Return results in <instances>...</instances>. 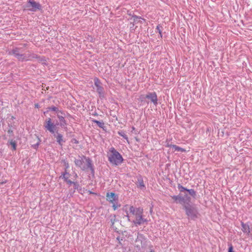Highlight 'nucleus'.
I'll return each instance as SVG.
<instances>
[{
	"mask_svg": "<svg viewBox=\"0 0 252 252\" xmlns=\"http://www.w3.org/2000/svg\"><path fill=\"white\" fill-rule=\"evenodd\" d=\"M108 160L113 165H118L122 163L123 158L120 154L114 148L111 147L108 153Z\"/></svg>",
	"mask_w": 252,
	"mask_h": 252,
	"instance_id": "nucleus-1",
	"label": "nucleus"
},
{
	"mask_svg": "<svg viewBox=\"0 0 252 252\" xmlns=\"http://www.w3.org/2000/svg\"><path fill=\"white\" fill-rule=\"evenodd\" d=\"M126 213V217L128 221H130V217L132 215L136 216L138 214H143V209L140 208H134L132 206L126 205L123 208Z\"/></svg>",
	"mask_w": 252,
	"mask_h": 252,
	"instance_id": "nucleus-2",
	"label": "nucleus"
},
{
	"mask_svg": "<svg viewBox=\"0 0 252 252\" xmlns=\"http://www.w3.org/2000/svg\"><path fill=\"white\" fill-rule=\"evenodd\" d=\"M58 125L57 123H53L51 118H48L45 121L44 127L47 130L55 135V133L58 131L57 126Z\"/></svg>",
	"mask_w": 252,
	"mask_h": 252,
	"instance_id": "nucleus-3",
	"label": "nucleus"
},
{
	"mask_svg": "<svg viewBox=\"0 0 252 252\" xmlns=\"http://www.w3.org/2000/svg\"><path fill=\"white\" fill-rule=\"evenodd\" d=\"M107 200L112 204V207L114 210H116L120 206L118 203V197L113 192L107 193Z\"/></svg>",
	"mask_w": 252,
	"mask_h": 252,
	"instance_id": "nucleus-4",
	"label": "nucleus"
},
{
	"mask_svg": "<svg viewBox=\"0 0 252 252\" xmlns=\"http://www.w3.org/2000/svg\"><path fill=\"white\" fill-rule=\"evenodd\" d=\"M185 209L186 213L189 219H194L197 218V211L195 207L188 205L185 206Z\"/></svg>",
	"mask_w": 252,
	"mask_h": 252,
	"instance_id": "nucleus-5",
	"label": "nucleus"
},
{
	"mask_svg": "<svg viewBox=\"0 0 252 252\" xmlns=\"http://www.w3.org/2000/svg\"><path fill=\"white\" fill-rule=\"evenodd\" d=\"M146 240L142 235H139L135 241V245L139 249L146 247Z\"/></svg>",
	"mask_w": 252,
	"mask_h": 252,
	"instance_id": "nucleus-6",
	"label": "nucleus"
},
{
	"mask_svg": "<svg viewBox=\"0 0 252 252\" xmlns=\"http://www.w3.org/2000/svg\"><path fill=\"white\" fill-rule=\"evenodd\" d=\"M27 7L29 8V9L31 11H35L37 9H40L41 6L39 3H37L33 0H29Z\"/></svg>",
	"mask_w": 252,
	"mask_h": 252,
	"instance_id": "nucleus-7",
	"label": "nucleus"
},
{
	"mask_svg": "<svg viewBox=\"0 0 252 252\" xmlns=\"http://www.w3.org/2000/svg\"><path fill=\"white\" fill-rule=\"evenodd\" d=\"M94 85L96 87V92L98 93L99 97L100 98L103 97L104 96L103 89L100 86V83L97 78L94 79Z\"/></svg>",
	"mask_w": 252,
	"mask_h": 252,
	"instance_id": "nucleus-8",
	"label": "nucleus"
},
{
	"mask_svg": "<svg viewBox=\"0 0 252 252\" xmlns=\"http://www.w3.org/2000/svg\"><path fill=\"white\" fill-rule=\"evenodd\" d=\"M86 158L83 156L80 157L78 159L75 160V164L76 166L80 167L83 170L86 169V167L83 165V163L85 162Z\"/></svg>",
	"mask_w": 252,
	"mask_h": 252,
	"instance_id": "nucleus-9",
	"label": "nucleus"
},
{
	"mask_svg": "<svg viewBox=\"0 0 252 252\" xmlns=\"http://www.w3.org/2000/svg\"><path fill=\"white\" fill-rule=\"evenodd\" d=\"M146 221V219L143 218L142 214H140L135 216V220H133L132 222L135 225H140Z\"/></svg>",
	"mask_w": 252,
	"mask_h": 252,
	"instance_id": "nucleus-10",
	"label": "nucleus"
},
{
	"mask_svg": "<svg viewBox=\"0 0 252 252\" xmlns=\"http://www.w3.org/2000/svg\"><path fill=\"white\" fill-rule=\"evenodd\" d=\"M146 97L150 99L152 102L155 105L158 104L157 95L155 93H151L147 94Z\"/></svg>",
	"mask_w": 252,
	"mask_h": 252,
	"instance_id": "nucleus-11",
	"label": "nucleus"
},
{
	"mask_svg": "<svg viewBox=\"0 0 252 252\" xmlns=\"http://www.w3.org/2000/svg\"><path fill=\"white\" fill-rule=\"evenodd\" d=\"M13 55L17 58L19 60L21 61H26L28 60V59L24 55L22 54H20L18 51L17 50H14L12 52Z\"/></svg>",
	"mask_w": 252,
	"mask_h": 252,
	"instance_id": "nucleus-12",
	"label": "nucleus"
},
{
	"mask_svg": "<svg viewBox=\"0 0 252 252\" xmlns=\"http://www.w3.org/2000/svg\"><path fill=\"white\" fill-rule=\"evenodd\" d=\"M57 117L59 120V124L60 126L62 127H65L66 125V122L64 120V117L61 115L60 114H62L60 112L58 111L57 112Z\"/></svg>",
	"mask_w": 252,
	"mask_h": 252,
	"instance_id": "nucleus-13",
	"label": "nucleus"
},
{
	"mask_svg": "<svg viewBox=\"0 0 252 252\" xmlns=\"http://www.w3.org/2000/svg\"><path fill=\"white\" fill-rule=\"evenodd\" d=\"M70 177V174L68 172H67L66 170H65L64 172H63L62 175L61 176V178L63 179L65 182H66L67 184L71 185L73 182L71 181L70 180H69V178Z\"/></svg>",
	"mask_w": 252,
	"mask_h": 252,
	"instance_id": "nucleus-14",
	"label": "nucleus"
},
{
	"mask_svg": "<svg viewBox=\"0 0 252 252\" xmlns=\"http://www.w3.org/2000/svg\"><path fill=\"white\" fill-rule=\"evenodd\" d=\"M167 147H170L174 150V151H179L181 152H186V150L185 149L181 148L176 145H167Z\"/></svg>",
	"mask_w": 252,
	"mask_h": 252,
	"instance_id": "nucleus-15",
	"label": "nucleus"
},
{
	"mask_svg": "<svg viewBox=\"0 0 252 252\" xmlns=\"http://www.w3.org/2000/svg\"><path fill=\"white\" fill-rule=\"evenodd\" d=\"M242 230L244 233L249 234L250 233V227L248 224H245L243 222L241 223Z\"/></svg>",
	"mask_w": 252,
	"mask_h": 252,
	"instance_id": "nucleus-16",
	"label": "nucleus"
},
{
	"mask_svg": "<svg viewBox=\"0 0 252 252\" xmlns=\"http://www.w3.org/2000/svg\"><path fill=\"white\" fill-rule=\"evenodd\" d=\"M131 20H132L135 23H142L143 22H144L145 20L141 18L140 17H138L137 16H132L131 18Z\"/></svg>",
	"mask_w": 252,
	"mask_h": 252,
	"instance_id": "nucleus-17",
	"label": "nucleus"
},
{
	"mask_svg": "<svg viewBox=\"0 0 252 252\" xmlns=\"http://www.w3.org/2000/svg\"><path fill=\"white\" fill-rule=\"evenodd\" d=\"M57 141L58 143L60 145H62L63 144V135L60 133H57V135L56 136Z\"/></svg>",
	"mask_w": 252,
	"mask_h": 252,
	"instance_id": "nucleus-18",
	"label": "nucleus"
},
{
	"mask_svg": "<svg viewBox=\"0 0 252 252\" xmlns=\"http://www.w3.org/2000/svg\"><path fill=\"white\" fill-rule=\"evenodd\" d=\"M172 198L176 201H178L179 202H182L184 200V198L179 195L173 196Z\"/></svg>",
	"mask_w": 252,
	"mask_h": 252,
	"instance_id": "nucleus-19",
	"label": "nucleus"
},
{
	"mask_svg": "<svg viewBox=\"0 0 252 252\" xmlns=\"http://www.w3.org/2000/svg\"><path fill=\"white\" fill-rule=\"evenodd\" d=\"M118 134L119 135H120V136H122L123 137H124L127 141V142L128 143H129V140H128V137L127 136V135L125 133V132L123 131H119L118 132Z\"/></svg>",
	"mask_w": 252,
	"mask_h": 252,
	"instance_id": "nucleus-20",
	"label": "nucleus"
},
{
	"mask_svg": "<svg viewBox=\"0 0 252 252\" xmlns=\"http://www.w3.org/2000/svg\"><path fill=\"white\" fill-rule=\"evenodd\" d=\"M85 162L87 163V167H86V168H89L91 170H93L91 160L89 158H86Z\"/></svg>",
	"mask_w": 252,
	"mask_h": 252,
	"instance_id": "nucleus-21",
	"label": "nucleus"
},
{
	"mask_svg": "<svg viewBox=\"0 0 252 252\" xmlns=\"http://www.w3.org/2000/svg\"><path fill=\"white\" fill-rule=\"evenodd\" d=\"M137 187L141 189H144L145 188V185L142 180H138Z\"/></svg>",
	"mask_w": 252,
	"mask_h": 252,
	"instance_id": "nucleus-22",
	"label": "nucleus"
},
{
	"mask_svg": "<svg viewBox=\"0 0 252 252\" xmlns=\"http://www.w3.org/2000/svg\"><path fill=\"white\" fill-rule=\"evenodd\" d=\"M93 122L96 124L99 127L102 128L104 126V123L97 120H93Z\"/></svg>",
	"mask_w": 252,
	"mask_h": 252,
	"instance_id": "nucleus-23",
	"label": "nucleus"
},
{
	"mask_svg": "<svg viewBox=\"0 0 252 252\" xmlns=\"http://www.w3.org/2000/svg\"><path fill=\"white\" fill-rule=\"evenodd\" d=\"M10 144L11 145L12 149L13 150H15L16 149V144L14 141L11 140L9 142Z\"/></svg>",
	"mask_w": 252,
	"mask_h": 252,
	"instance_id": "nucleus-24",
	"label": "nucleus"
},
{
	"mask_svg": "<svg viewBox=\"0 0 252 252\" xmlns=\"http://www.w3.org/2000/svg\"><path fill=\"white\" fill-rule=\"evenodd\" d=\"M187 191L189 192V193L191 195L194 196L195 195V192L193 189H188Z\"/></svg>",
	"mask_w": 252,
	"mask_h": 252,
	"instance_id": "nucleus-25",
	"label": "nucleus"
},
{
	"mask_svg": "<svg viewBox=\"0 0 252 252\" xmlns=\"http://www.w3.org/2000/svg\"><path fill=\"white\" fill-rule=\"evenodd\" d=\"M178 188L180 191H183L184 190L187 191V190H188V189H186L185 188L183 187V186H182L180 185H178Z\"/></svg>",
	"mask_w": 252,
	"mask_h": 252,
	"instance_id": "nucleus-26",
	"label": "nucleus"
},
{
	"mask_svg": "<svg viewBox=\"0 0 252 252\" xmlns=\"http://www.w3.org/2000/svg\"><path fill=\"white\" fill-rule=\"evenodd\" d=\"M157 30H158V32L160 34V36L161 37L162 36V35H161V30L160 29V26L159 25H158V26L157 27Z\"/></svg>",
	"mask_w": 252,
	"mask_h": 252,
	"instance_id": "nucleus-27",
	"label": "nucleus"
},
{
	"mask_svg": "<svg viewBox=\"0 0 252 252\" xmlns=\"http://www.w3.org/2000/svg\"><path fill=\"white\" fill-rule=\"evenodd\" d=\"M228 252H234L233 250V247L232 245H230L228 249Z\"/></svg>",
	"mask_w": 252,
	"mask_h": 252,
	"instance_id": "nucleus-28",
	"label": "nucleus"
},
{
	"mask_svg": "<svg viewBox=\"0 0 252 252\" xmlns=\"http://www.w3.org/2000/svg\"><path fill=\"white\" fill-rule=\"evenodd\" d=\"M64 166H65V170H66V169H67V168H69V164H68V163H67V162H65V161H64Z\"/></svg>",
	"mask_w": 252,
	"mask_h": 252,
	"instance_id": "nucleus-29",
	"label": "nucleus"
},
{
	"mask_svg": "<svg viewBox=\"0 0 252 252\" xmlns=\"http://www.w3.org/2000/svg\"><path fill=\"white\" fill-rule=\"evenodd\" d=\"M72 184H73L74 185V188L75 189H76L78 188V185L77 183H75L74 182H73V183H72Z\"/></svg>",
	"mask_w": 252,
	"mask_h": 252,
	"instance_id": "nucleus-30",
	"label": "nucleus"
},
{
	"mask_svg": "<svg viewBox=\"0 0 252 252\" xmlns=\"http://www.w3.org/2000/svg\"><path fill=\"white\" fill-rule=\"evenodd\" d=\"M50 109L52 110V111H56L57 108L55 107H52L50 108Z\"/></svg>",
	"mask_w": 252,
	"mask_h": 252,
	"instance_id": "nucleus-31",
	"label": "nucleus"
},
{
	"mask_svg": "<svg viewBox=\"0 0 252 252\" xmlns=\"http://www.w3.org/2000/svg\"><path fill=\"white\" fill-rule=\"evenodd\" d=\"M35 107L36 108H39V105H38V104H35Z\"/></svg>",
	"mask_w": 252,
	"mask_h": 252,
	"instance_id": "nucleus-32",
	"label": "nucleus"
},
{
	"mask_svg": "<svg viewBox=\"0 0 252 252\" xmlns=\"http://www.w3.org/2000/svg\"><path fill=\"white\" fill-rule=\"evenodd\" d=\"M132 130H134L135 129L134 127H132Z\"/></svg>",
	"mask_w": 252,
	"mask_h": 252,
	"instance_id": "nucleus-33",
	"label": "nucleus"
},
{
	"mask_svg": "<svg viewBox=\"0 0 252 252\" xmlns=\"http://www.w3.org/2000/svg\"><path fill=\"white\" fill-rule=\"evenodd\" d=\"M150 252H154V251L153 250H151Z\"/></svg>",
	"mask_w": 252,
	"mask_h": 252,
	"instance_id": "nucleus-34",
	"label": "nucleus"
}]
</instances>
